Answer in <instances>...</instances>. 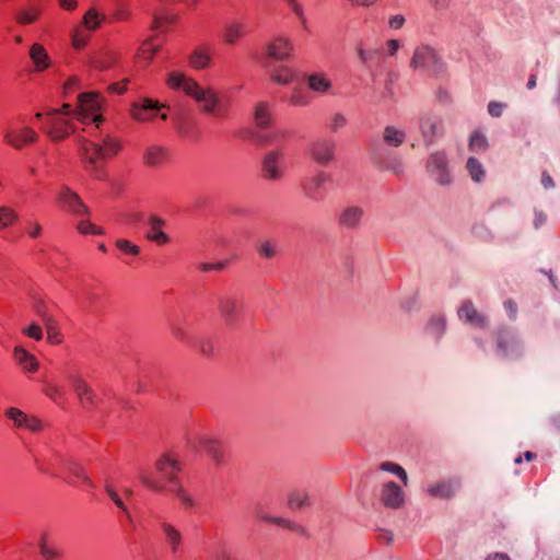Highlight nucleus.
<instances>
[{
	"mask_svg": "<svg viewBox=\"0 0 560 560\" xmlns=\"http://www.w3.org/2000/svg\"><path fill=\"white\" fill-rule=\"evenodd\" d=\"M167 84L174 90H182L192 97L206 114H213L219 117L223 115V104L219 94L211 88H202L194 79L183 72L173 71L168 73Z\"/></svg>",
	"mask_w": 560,
	"mask_h": 560,
	"instance_id": "1",
	"label": "nucleus"
},
{
	"mask_svg": "<svg viewBox=\"0 0 560 560\" xmlns=\"http://www.w3.org/2000/svg\"><path fill=\"white\" fill-rule=\"evenodd\" d=\"M81 158L89 163L90 170L96 178H103V172L97 165L98 160L116 155L121 144L118 139L106 135L98 140H90L84 137L78 139Z\"/></svg>",
	"mask_w": 560,
	"mask_h": 560,
	"instance_id": "2",
	"label": "nucleus"
},
{
	"mask_svg": "<svg viewBox=\"0 0 560 560\" xmlns=\"http://www.w3.org/2000/svg\"><path fill=\"white\" fill-rule=\"evenodd\" d=\"M156 470L159 478L154 479L149 475L141 472L140 480L148 488L154 491H162L166 489L165 485H170L168 488L179 486L177 472L180 470L179 462L168 454L162 455L156 462Z\"/></svg>",
	"mask_w": 560,
	"mask_h": 560,
	"instance_id": "3",
	"label": "nucleus"
},
{
	"mask_svg": "<svg viewBox=\"0 0 560 560\" xmlns=\"http://www.w3.org/2000/svg\"><path fill=\"white\" fill-rule=\"evenodd\" d=\"M495 353L506 360H515L524 352L523 342L514 328L503 327L495 332Z\"/></svg>",
	"mask_w": 560,
	"mask_h": 560,
	"instance_id": "4",
	"label": "nucleus"
},
{
	"mask_svg": "<svg viewBox=\"0 0 560 560\" xmlns=\"http://www.w3.org/2000/svg\"><path fill=\"white\" fill-rule=\"evenodd\" d=\"M218 311L223 318L226 327L233 329L236 327L238 316L243 311V302L234 293H223L217 298Z\"/></svg>",
	"mask_w": 560,
	"mask_h": 560,
	"instance_id": "5",
	"label": "nucleus"
},
{
	"mask_svg": "<svg viewBox=\"0 0 560 560\" xmlns=\"http://www.w3.org/2000/svg\"><path fill=\"white\" fill-rule=\"evenodd\" d=\"M79 113L78 119L86 122L90 118L93 122L96 124V127L100 122L103 121V117L98 114H95L101 109L102 100L98 93L96 92H86L81 93L79 95Z\"/></svg>",
	"mask_w": 560,
	"mask_h": 560,
	"instance_id": "6",
	"label": "nucleus"
},
{
	"mask_svg": "<svg viewBox=\"0 0 560 560\" xmlns=\"http://www.w3.org/2000/svg\"><path fill=\"white\" fill-rule=\"evenodd\" d=\"M418 128L425 145H431L443 133V120L432 112H423L419 115Z\"/></svg>",
	"mask_w": 560,
	"mask_h": 560,
	"instance_id": "7",
	"label": "nucleus"
},
{
	"mask_svg": "<svg viewBox=\"0 0 560 560\" xmlns=\"http://www.w3.org/2000/svg\"><path fill=\"white\" fill-rule=\"evenodd\" d=\"M427 170L436 184L441 186L452 184L453 178L448 170L446 155L443 152L430 154L427 161Z\"/></svg>",
	"mask_w": 560,
	"mask_h": 560,
	"instance_id": "8",
	"label": "nucleus"
},
{
	"mask_svg": "<svg viewBox=\"0 0 560 560\" xmlns=\"http://www.w3.org/2000/svg\"><path fill=\"white\" fill-rule=\"evenodd\" d=\"M336 142L328 137H318L310 144V155L314 162L326 166L335 161Z\"/></svg>",
	"mask_w": 560,
	"mask_h": 560,
	"instance_id": "9",
	"label": "nucleus"
},
{
	"mask_svg": "<svg viewBox=\"0 0 560 560\" xmlns=\"http://www.w3.org/2000/svg\"><path fill=\"white\" fill-rule=\"evenodd\" d=\"M65 377L70 382L81 406L90 409L96 405V394L86 381L79 374L66 372Z\"/></svg>",
	"mask_w": 560,
	"mask_h": 560,
	"instance_id": "10",
	"label": "nucleus"
},
{
	"mask_svg": "<svg viewBox=\"0 0 560 560\" xmlns=\"http://www.w3.org/2000/svg\"><path fill=\"white\" fill-rule=\"evenodd\" d=\"M331 180V176L324 172H317L315 175L305 179L302 184L304 196L315 202L323 201L325 198V186Z\"/></svg>",
	"mask_w": 560,
	"mask_h": 560,
	"instance_id": "11",
	"label": "nucleus"
},
{
	"mask_svg": "<svg viewBox=\"0 0 560 560\" xmlns=\"http://www.w3.org/2000/svg\"><path fill=\"white\" fill-rule=\"evenodd\" d=\"M294 46L288 37H272V39L266 44L262 62L267 67L269 59L283 61L287 60L293 52Z\"/></svg>",
	"mask_w": 560,
	"mask_h": 560,
	"instance_id": "12",
	"label": "nucleus"
},
{
	"mask_svg": "<svg viewBox=\"0 0 560 560\" xmlns=\"http://www.w3.org/2000/svg\"><path fill=\"white\" fill-rule=\"evenodd\" d=\"M57 201L63 209L70 211L74 215L90 214L88 206L83 202L80 196L68 186H61Z\"/></svg>",
	"mask_w": 560,
	"mask_h": 560,
	"instance_id": "13",
	"label": "nucleus"
},
{
	"mask_svg": "<svg viewBox=\"0 0 560 560\" xmlns=\"http://www.w3.org/2000/svg\"><path fill=\"white\" fill-rule=\"evenodd\" d=\"M188 445L194 450L202 448L217 465L223 463V447L218 439L212 436H199L189 439Z\"/></svg>",
	"mask_w": 560,
	"mask_h": 560,
	"instance_id": "14",
	"label": "nucleus"
},
{
	"mask_svg": "<svg viewBox=\"0 0 560 560\" xmlns=\"http://www.w3.org/2000/svg\"><path fill=\"white\" fill-rule=\"evenodd\" d=\"M283 161L284 155L280 150H272L266 153L261 160L264 177L272 180L281 178Z\"/></svg>",
	"mask_w": 560,
	"mask_h": 560,
	"instance_id": "15",
	"label": "nucleus"
},
{
	"mask_svg": "<svg viewBox=\"0 0 560 560\" xmlns=\"http://www.w3.org/2000/svg\"><path fill=\"white\" fill-rule=\"evenodd\" d=\"M411 66L424 68L433 73L441 72L443 68L435 51L429 47H421L415 51Z\"/></svg>",
	"mask_w": 560,
	"mask_h": 560,
	"instance_id": "16",
	"label": "nucleus"
},
{
	"mask_svg": "<svg viewBox=\"0 0 560 560\" xmlns=\"http://www.w3.org/2000/svg\"><path fill=\"white\" fill-rule=\"evenodd\" d=\"M364 218V210L359 206H347L340 210L337 217L338 224L347 230L360 229Z\"/></svg>",
	"mask_w": 560,
	"mask_h": 560,
	"instance_id": "17",
	"label": "nucleus"
},
{
	"mask_svg": "<svg viewBox=\"0 0 560 560\" xmlns=\"http://www.w3.org/2000/svg\"><path fill=\"white\" fill-rule=\"evenodd\" d=\"M380 499L386 508L399 509L404 504L405 494L396 482L388 481L383 485Z\"/></svg>",
	"mask_w": 560,
	"mask_h": 560,
	"instance_id": "18",
	"label": "nucleus"
},
{
	"mask_svg": "<svg viewBox=\"0 0 560 560\" xmlns=\"http://www.w3.org/2000/svg\"><path fill=\"white\" fill-rule=\"evenodd\" d=\"M303 80L305 81L308 90L314 93L319 95H327L331 93L332 82L327 74L322 71L305 73L303 75Z\"/></svg>",
	"mask_w": 560,
	"mask_h": 560,
	"instance_id": "19",
	"label": "nucleus"
},
{
	"mask_svg": "<svg viewBox=\"0 0 560 560\" xmlns=\"http://www.w3.org/2000/svg\"><path fill=\"white\" fill-rule=\"evenodd\" d=\"M460 320L476 327L485 328L488 324L487 317L479 313L471 301H464L457 310Z\"/></svg>",
	"mask_w": 560,
	"mask_h": 560,
	"instance_id": "20",
	"label": "nucleus"
},
{
	"mask_svg": "<svg viewBox=\"0 0 560 560\" xmlns=\"http://www.w3.org/2000/svg\"><path fill=\"white\" fill-rule=\"evenodd\" d=\"M460 488L459 479L440 480L427 488V493L432 498L451 499Z\"/></svg>",
	"mask_w": 560,
	"mask_h": 560,
	"instance_id": "21",
	"label": "nucleus"
},
{
	"mask_svg": "<svg viewBox=\"0 0 560 560\" xmlns=\"http://www.w3.org/2000/svg\"><path fill=\"white\" fill-rule=\"evenodd\" d=\"M5 416L13 421L16 428H26L32 432H38L43 428V423L35 417H28L22 410L11 407L5 410Z\"/></svg>",
	"mask_w": 560,
	"mask_h": 560,
	"instance_id": "22",
	"label": "nucleus"
},
{
	"mask_svg": "<svg viewBox=\"0 0 560 560\" xmlns=\"http://www.w3.org/2000/svg\"><path fill=\"white\" fill-rule=\"evenodd\" d=\"M48 126L46 132L52 140L60 141L66 139L71 132L70 120L63 116H48Z\"/></svg>",
	"mask_w": 560,
	"mask_h": 560,
	"instance_id": "23",
	"label": "nucleus"
},
{
	"mask_svg": "<svg viewBox=\"0 0 560 560\" xmlns=\"http://www.w3.org/2000/svg\"><path fill=\"white\" fill-rule=\"evenodd\" d=\"M4 141L15 149H21L27 143H33L37 140V133L28 128L23 127L21 130H7L3 135Z\"/></svg>",
	"mask_w": 560,
	"mask_h": 560,
	"instance_id": "24",
	"label": "nucleus"
},
{
	"mask_svg": "<svg viewBox=\"0 0 560 560\" xmlns=\"http://www.w3.org/2000/svg\"><path fill=\"white\" fill-rule=\"evenodd\" d=\"M178 20L179 16L171 11L154 12L150 28L159 33L174 32V26Z\"/></svg>",
	"mask_w": 560,
	"mask_h": 560,
	"instance_id": "25",
	"label": "nucleus"
},
{
	"mask_svg": "<svg viewBox=\"0 0 560 560\" xmlns=\"http://www.w3.org/2000/svg\"><path fill=\"white\" fill-rule=\"evenodd\" d=\"M160 108L161 105L158 102L145 98L142 103L132 104L131 117L137 121H148L156 115Z\"/></svg>",
	"mask_w": 560,
	"mask_h": 560,
	"instance_id": "26",
	"label": "nucleus"
},
{
	"mask_svg": "<svg viewBox=\"0 0 560 560\" xmlns=\"http://www.w3.org/2000/svg\"><path fill=\"white\" fill-rule=\"evenodd\" d=\"M149 231L145 234V237L154 242L158 245H164L170 242V236L162 230L165 225V220L152 214L148 219Z\"/></svg>",
	"mask_w": 560,
	"mask_h": 560,
	"instance_id": "27",
	"label": "nucleus"
},
{
	"mask_svg": "<svg viewBox=\"0 0 560 560\" xmlns=\"http://www.w3.org/2000/svg\"><path fill=\"white\" fill-rule=\"evenodd\" d=\"M374 160L381 170L392 172L395 175H401L405 171L402 160L395 153H380L375 155Z\"/></svg>",
	"mask_w": 560,
	"mask_h": 560,
	"instance_id": "28",
	"label": "nucleus"
},
{
	"mask_svg": "<svg viewBox=\"0 0 560 560\" xmlns=\"http://www.w3.org/2000/svg\"><path fill=\"white\" fill-rule=\"evenodd\" d=\"M160 527L164 535V540L170 548L171 553L178 552L183 544V535L173 524L168 522H161Z\"/></svg>",
	"mask_w": 560,
	"mask_h": 560,
	"instance_id": "29",
	"label": "nucleus"
},
{
	"mask_svg": "<svg viewBox=\"0 0 560 560\" xmlns=\"http://www.w3.org/2000/svg\"><path fill=\"white\" fill-rule=\"evenodd\" d=\"M13 358L16 363L26 372H36L39 363L36 358L21 346H16L13 350Z\"/></svg>",
	"mask_w": 560,
	"mask_h": 560,
	"instance_id": "30",
	"label": "nucleus"
},
{
	"mask_svg": "<svg viewBox=\"0 0 560 560\" xmlns=\"http://www.w3.org/2000/svg\"><path fill=\"white\" fill-rule=\"evenodd\" d=\"M107 21L105 14L98 12L95 7L90 8L82 19V24L88 32H95Z\"/></svg>",
	"mask_w": 560,
	"mask_h": 560,
	"instance_id": "31",
	"label": "nucleus"
},
{
	"mask_svg": "<svg viewBox=\"0 0 560 560\" xmlns=\"http://www.w3.org/2000/svg\"><path fill=\"white\" fill-rule=\"evenodd\" d=\"M406 140V132L395 126H386L383 130V141L393 148L400 147Z\"/></svg>",
	"mask_w": 560,
	"mask_h": 560,
	"instance_id": "32",
	"label": "nucleus"
},
{
	"mask_svg": "<svg viewBox=\"0 0 560 560\" xmlns=\"http://www.w3.org/2000/svg\"><path fill=\"white\" fill-rule=\"evenodd\" d=\"M31 59L33 60L37 70H44L49 65V58L43 46L34 44L30 50Z\"/></svg>",
	"mask_w": 560,
	"mask_h": 560,
	"instance_id": "33",
	"label": "nucleus"
},
{
	"mask_svg": "<svg viewBox=\"0 0 560 560\" xmlns=\"http://www.w3.org/2000/svg\"><path fill=\"white\" fill-rule=\"evenodd\" d=\"M466 170L475 183H481L486 177V170L482 163L474 156L468 158Z\"/></svg>",
	"mask_w": 560,
	"mask_h": 560,
	"instance_id": "34",
	"label": "nucleus"
},
{
	"mask_svg": "<svg viewBox=\"0 0 560 560\" xmlns=\"http://www.w3.org/2000/svg\"><path fill=\"white\" fill-rule=\"evenodd\" d=\"M165 159V150L160 147H150L145 150L143 161L149 166H158Z\"/></svg>",
	"mask_w": 560,
	"mask_h": 560,
	"instance_id": "35",
	"label": "nucleus"
},
{
	"mask_svg": "<svg viewBox=\"0 0 560 560\" xmlns=\"http://www.w3.org/2000/svg\"><path fill=\"white\" fill-rule=\"evenodd\" d=\"M254 118L259 128H268L271 125V114L266 103H258L256 105Z\"/></svg>",
	"mask_w": 560,
	"mask_h": 560,
	"instance_id": "36",
	"label": "nucleus"
},
{
	"mask_svg": "<svg viewBox=\"0 0 560 560\" xmlns=\"http://www.w3.org/2000/svg\"><path fill=\"white\" fill-rule=\"evenodd\" d=\"M311 504V498L305 491H293L289 495V508L292 510H302Z\"/></svg>",
	"mask_w": 560,
	"mask_h": 560,
	"instance_id": "37",
	"label": "nucleus"
},
{
	"mask_svg": "<svg viewBox=\"0 0 560 560\" xmlns=\"http://www.w3.org/2000/svg\"><path fill=\"white\" fill-rule=\"evenodd\" d=\"M38 548L45 560H58L61 557V551L56 546L48 544L45 535L39 539Z\"/></svg>",
	"mask_w": 560,
	"mask_h": 560,
	"instance_id": "38",
	"label": "nucleus"
},
{
	"mask_svg": "<svg viewBox=\"0 0 560 560\" xmlns=\"http://www.w3.org/2000/svg\"><path fill=\"white\" fill-rule=\"evenodd\" d=\"M189 62L195 69H203L210 62V54L206 48H197L192 51Z\"/></svg>",
	"mask_w": 560,
	"mask_h": 560,
	"instance_id": "39",
	"label": "nucleus"
},
{
	"mask_svg": "<svg viewBox=\"0 0 560 560\" xmlns=\"http://www.w3.org/2000/svg\"><path fill=\"white\" fill-rule=\"evenodd\" d=\"M39 15V9L36 7H30L21 9L15 14V20L19 24L25 25L36 21Z\"/></svg>",
	"mask_w": 560,
	"mask_h": 560,
	"instance_id": "40",
	"label": "nucleus"
},
{
	"mask_svg": "<svg viewBox=\"0 0 560 560\" xmlns=\"http://www.w3.org/2000/svg\"><path fill=\"white\" fill-rule=\"evenodd\" d=\"M348 125V118L345 114L336 112L329 115L327 119V128L330 132H338Z\"/></svg>",
	"mask_w": 560,
	"mask_h": 560,
	"instance_id": "41",
	"label": "nucleus"
},
{
	"mask_svg": "<svg viewBox=\"0 0 560 560\" xmlns=\"http://www.w3.org/2000/svg\"><path fill=\"white\" fill-rule=\"evenodd\" d=\"M256 249L260 257L271 259L277 256L278 244L276 241L265 240L256 246Z\"/></svg>",
	"mask_w": 560,
	"mask_h": 560,
	"instance_id": "42",
	"label": "nucleus"
},
{
	"mask_svg": "<svg viewBox=\"0 0 560 560\" xmlns=\"http://www.w3.org/2000/svg\"><path fill=\"white\" fill-rule=\"evenodd\" d=\"M428 331L434 336L436 339H440L446 329V320L443 316H434L430 319L427 325Z\"/></svg>",
	"mask_w": 560,
	"mask_h": 560,
	"instance_id": "43",
	"label": "nucleus"
},
{
	"mask_svg": "<svg viewBox=\"0 0 560 560\" xmlns=\"http://www.w3.org/2000/svg\"><path fill=\"white\" fill-rule=\"evenodd\" d=\"M45 322V327L47 331V341L52 345H57L61 342V337L59 331L57 330L56 322L44 314H42Z\"/></svg>",
	"mask_w": 560,
	"mask_h": 560,
	"instance_id": "44",
	"label": "nucleus"
},
{
	"mask_svg": "<svg viewBox=\"0 0 560 560\" xmlns=\"http://www.w3.org/2000/svg\"><path fill=\"white\" fill-rule=\"evenodd\" d=\"M488 140L487 137L476 131L470 136L469 140V150L472 152H485L488 149Z\"/></svg>",
	"mask_w": 560,
	"mask_h": 560,
	"instance_id": "45",
	"label": "nucleus"
},
{
	"mask_svg": "<svg viewBox=\"0 0 560 560\" xmlns=\"http://www.w3.org/2000/svg\"><path fill=\"white\" fill-rule=\"evenodd\" d=\"M18 214L7 206H0V230L7 229L15 223Z\"/></svg>",
	"mask_w": 560,
	"mask_h": 560,
	"instance_id": "46",
	"label": "nucleus"
},
{
	"mask_svg": "<svg viewBox=\"0 0 560 560\" xmlns=\"http://www.w3.org/2000/svg\"><path fill=\"white\" fill-rule=\"evenodd\" d=\"M161 45L155 43L152 37L147 38L140 46V56L145 60H151L153 55L159 51Z\"/></svg>",
	"mask_w": 560,
	"mask_h": 560,
	"instance_id": "47",
	"label": "nucleus"
},
{
	"mask_svg": "<svg viewBox=\"0 0 560 560\" xmlns=\"http://www.w3.org/2000/svg\"><path fill=\"white\" fill-rule=\"evenodd\" d=\"M380 469L396 475L404 482V485L408 483L407 472L400 465L390 462H384L380 465Z\"/></svg>",
	"mask_w": 560,
	"mask_h": 560,
	"instance_id": "48",
	"label": "nucleus"
},
{
	"mask_svg": "<svg viewBox=\"0 0 560 560\" xmlns=\"http://www.w3.org/2000/svg\"><path fill=\"white\" fill-rule=\"evenodd\" d=\"M270 79L278 84L287 85L292 81L293 74L289 68L281 67L270 74Z\"/></svg>",
	"mask_w": 560,
	"mask_h": 560,
	"instance_id": "49",
	"label": "nucleus"
},
{
	"mask_svg": "<svg viewBox=\"0 0 560 560\" xmlns=\"http://www.w3.org/2000/svg\"><path fill=\"white\" fill-rule=\"evenodd\" d=\"M383 54V49H381L380 47H363L362 45H359L358 46V55H359V58L363 61V62H368L370 60H373L380 56H382Z\"/></svg>",
	"mask_w": 560,
	"mask_h": 560,
	"instance_id": "50",
	"label": "nucleus"
},
{
	"mask_svg": "<svg viewBox=\"0 0 560 560\" xmlns=\"http://www.w3.org/2000/svg\"><path fill=\"white\" fill-rule=\"evenodd\" d=\"M67 469L74 477L81 479L85 485H88L89 487H93V482L85 474V470L82 467V465H80L79 463L71 462L68 464Z\"/></svg>",
	"mask_w": 560,
	"mask_h": 560,
	"instance_id": "51",
	"label": "nucleus"
},
{
	"mask_svg": "<svg viewBox=\"0 0 560 560\" xmlns=\"http://www.w3.org/2000/svg\"><path fill=\"white\" fill-rule=\"evenodd\" d=\"M170 330L173 337L184 343H190V338L185 327L177 322L170 324Z\"/></svg>",
	"mask_w": 560,
	"mask_h": 560,
	"instance_id": "52",
	"label": "nucleus"
},
{
	"mask_svg": "<svg viewBox=\"0 0 560 560\" xmlns=\"http://www.w3.org/2000/svg\"><path fill=\"white\" fill-rule=\"evenodd\" d=\"M168 491L173 492L186 508L196 506V501L183 489V487L176 486L172 488H167Z\"/></svg>",
	"mask_w": 560,
	"mask_h": 560,
	"instance_id": "53",
	"label": "nucleus"
},
{
	"mask_svg": "<svg viewBox=\"0 0 560 560\" xmlns=\"http://www.w3.org/2000/svg\"><path fill=\"white\" fill-rule=\"evenodd\" d=\"M291 9L293 14L299 19L303 26L306 24L304 7L299 0H283Z\"/></svg>",
	"mask_w": 560,
	"mask_h": 560,
	"instance_id": "54",
	"label": "nucleus"
},
{
	"mask_svg": "<svg viewBox=\"0 0 560 560\" xmlns=\"http://www.w3.org/2000/svg\"><path fill=\"white\" fill-rule=\"evenodd\" d=\"M77 230L81 234L98 235V234L103 233L101 228L94 225L93 223H91L90 221H86V220L79 221L77 224Z\"/></svg>",
	"mask_w": 560,
	"mask_h": 560,
	"instance_id": "55",
	"label": "nucleus"
},
{
	"mask_svg": "<svg viewBox=\"0 0 560 560\" xmlns=\"http://www.w3.org/2000/svg\"><path fill=\"white\" fill-rule=\"evenodd\" d=\"M125 224L137 225L144 221V214L141 211L129 210L122 214Z\"/></svg>",
	"mask_w": 560,
	"mask_h": 560,
	"instance_id": "56",
	"label": "nucleus"
},
{
	"mask_svg": "<svg viewBox=\"0 0 560 560\" xmlns=\"http://www.w3.org/2000/svg\"><path fill=\"white\" fill-rule=\"evenodd\" d=\"M116 247L126 254L137 256L140 253V247L132 244L128 240H117L115 243Z\"/></svg>",
	"mask_w": 560,
	"mask_h": 560,
	"instance_id": "57",
	"label": "nucleus"
},
{
	"mask_svg": "<svg viewBox=\"0 0 560 560\" xmlns=\"http://www.w3.org/2000/svg\"><path fill=\"white\" fill-rule=\"evenodd\" d=\"M506 108V104L501 102L491 101L488 104V113L490 116L499 118L502 116L503 110Z\"/></svg>",
	"mask_w": 560,
	"mask_h": 560,
	"instance_id": "58",
	"label": "nucleus"
},
{
	"mask_svg": "<svg viewBox=\"0 0 560 560\" xmlns=\"http://www.w3.org/2000/svg\"><path fill=\"white\" fill-rule=\"evenodd\" d=\"M270 523L279 525V526L288 528V529H291V530H294V532H298L302 528L299 524L293 523V522H291L287 518H282V517H273L272 516Z\"/></svg>",
	"mask_w": 560,
	"mask_h": 560,
	"instance_id": "59",
	"label": "nucleus"
},
{
	"mask_svg": "<svg viewBox=\"0 0 560 560\" xmlns=\"http://www.w3.org/2000/svg\"><path fill=\"white\" fill-rule=\"evenodd\" d=\"M23 334L34 340H40L43 338V330L39 325L31 324L27 328H24Z\"/></svg>",
	"mask_w": 560,
	"mask_h": 560,
	"instance_id": "60",
	"label": "nucleus"
},
{
	"mask_svg": "<svg viewBox=\"0 0 560 560\" xmlns=\"http://www.w3.org/2000/svg\"><path fill=\"white\" fill-rule=\"evenodd\" d=\"M105 490H106L107 494L109 495V498L114 501L116 506L118 509H120L121 511H124L126 514H128L127 508H126L125 503L121 501V499L119 498V495L117 494V492L109 486H106Z\"/></svg>",
	"mask_w": 560,
	"mask_h": 560,
	"instance_id": "61",
	"label": "nucleus"
},
{
	"mask_svg": "<svg viewBox=\"0 0 560 560\" xmlns=\"http://www.w3.org/2000/svg\"><path fill=\"white\" fill-rule=\"evenodd\" d=\"M504 308L508 313V316L510 319L514 320L516 318V315H517V305L516 303L509 299L504 302Z\"/></svg>",
	"mask_w": 560,
	"mask_h": 560,
	"instance_id": "62",
	"label": "nucleus"
},
{
	"mask_svg": "<svg viewBox=\"0 0 560 560\" xmlns=\"http://www.w3.org/2000/svg\"><path fill=\"white\" fill-rule=\"evenodd\" d=\"M225 267L223 261H218L215 264L201 262L199 265L200 270L208 272L212 270L221 271Z\"/></svg>",
	"mask_w": 560,
	"mask_h": 560,
	"instance_id": "63",
	"label": "nucleus"
},
{
	"mask_svg": "<svg viewBox=\"0 0 560 560\" xmlns=\"http://www.w3.org/2000/svg\"><path fill=\"white\" fill-rule=\"evenodd\" d=\"M404 23H405V18L400 14L394 15L388 21L389 27L393 31L400 30L402 27Z\"/></svg>",
	"mask_w": 560,
	"mask_h": 560,
	"instance_id": "64",
	"label": "nucleus"
}]
</instances>
